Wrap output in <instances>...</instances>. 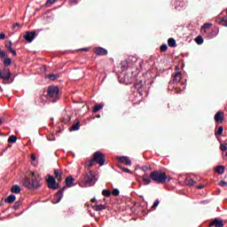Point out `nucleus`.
Instances as JSON below:
<instances>
[{"instance_id":"f257e3e1","label":"nucleus","mask_w":227,"mask_h":227,"mask_svg":"<svg viewBox=\"0 0 227 227\" xmlns=\"http://www.w3.org/2000/svg\"><path fill=\"white\" fill-rule=\"evenodd\" d=\"M142 180L145 182V185H150L152 180L153 182H155V184H164L168 182V176L162 170H154L151 172L149 176L146 174L144 175Z\"/></svg>"},{"instance_id":"f03ea898","label":"nucleus","mask_w":227,"mask_h":227,"mask_svg":"<svg viewBox=\"0 0 227 227\" xmlns=\"http://www.w3.org/2000/svg\"><path fill=\"white\" fill-rule=\"evenodd\" d=\"M97 183V177L95 176V172L92 170L85 171L82 176V184L85 187H91Z\"/></svg>"},{"instance_id":"7ed1b4c3","label":"nucleus","mask_w":227,"mask_h":227,"mask_svg":"<svg viewBox=\"0 0 227 227\" xmlns=\"http://www.w3.org/2000/svg\"><path fill=\"white\" fill-rule=\"evenodd\" d=\"M31 182L29 183L30 191H36L42 187V176L38 172H30Z\"/></svg>"},{"instance_id":"20e7f679","label":"nucleus","mask_w":227,"mask_h":227,"mask_svg":"<svg viewBox=\"0 0 227 227\" xmlns=\"http://www.w3.org/2000/svg\"><path fill=\"white\" fill-rule=\"evenodd\" d=\"M48 97L53 98L51 102L59 100V88L54 85L48 87Z\"/></svg>"},{"instance_id":"39448f33","label":"nucleus","mask_w":227,"mask_h":227,"mask_svg":"<svg viewBox=\"0 0 227 227\" xmlns=\"http://www.w3.org/2000/svg\"><path fill=\"white\" fill-rule=\"evenodd\" d=\"M11 77H12V72H10V69L8 68L0 69V79H3L4 84H10Z\"/></svg>"},{"instance_id":"423d86ee","label":"nucleus","mask_w":227,"mask_h":227,"mask_svg":"<svg viewBox=\"0 0 227 227\" xmlns=\"http://www.w3.org/2000/svg\"><path fill=\"white\" fill-rule=\"evenodd\" d=\"M93 160L96 164L99 166H104L106 164V155H104L101 152H96L93 155Z\"/></svg>"},{"instance_id":"0eeeda50","label":"nucleus","mask_w":227,"mask_h":227,"mask_svg":"<svg viewBox=\"0 0 227 227\" xmlns=\"http://www.w3.org/2000/svg\"><path fill=\"white\" fill-rule=\"evenodd\" d=\"M46 182L49 189H53L54 191H56V189H59V184L56 183V178L54 176L48 175Z\"/></svg>"},{"instance_id":"6e6552de","label":"nucleus","mask_w":227,"mask_h":227,"mask_svg":"<svg viewBox=\"0 0 227 227\" xmlns=\"http://www.w3.org/2000/svg\"><path fill=\"white\" fill-rule=\"evenodd\" d=\"M67 191V186H63L60 190L57 192L53 198V204L56 205V203H59L63 198V192Z\"/></svg>"},{"instance_id":"1a4fd4ad","label":"nucleus","mask_w":227,"mask_h":227,"mask_svg":"<svg viewBox=\"0 0 227 227\" xmlns=\"http://www.w3.org/2000/svg\"><path fill=\"white\" fill-rule=\"evenodd\" d=\"M117 160L121 164H125L126 166H132V161L128 156H118Z\"/></svg>"},{"instance_id":"9d476101","label":"nucleus","mask_w":227,"mask_h":227,"mask_svg":"<svg viewBox=\"0 0 227 227\" xmlns=\"http://www.w3.org/2000/svg\"><path fill=\"white\" fill-rule=\"evenodd\" d=\"M209 226H215V227H224V223L223 220L219 217H216L209 223Z\"/></svg>"},{"instance_id":"9b49d317","label":"nucleus","mask_w":227,"mask_h":227,"mask_svg":"<svg viewBox=\"0 0 227 227\" xmlns=\"http://www.w3.org/2000/svg\"><path fill=\"white\" fill-rule=\"evenodd\" d=\"M215 121H216V123H223L224 121V113L218 111L215 114Z\"/></svg>"},{"instance_id":"f8f14e48","label":"nucleus","mask_w":227,"mask_h":227,"mask_svg":"<svg viewBox=\"0 0 227 227\" xmlns=\"http://www.w3.org/2000/svg\"><path fill=\"white\" fill-rule=\"evenodd\" d=\"M65 184L67 187H74L75 185V178L72 176H68L66 177Z\"/></svg>"},{"instance_id":"ddd939ff","label":"nucleus","mask_w":227,"mask_h":227,"mask_svg":"<svg viewBox=\"0 0 227 227\" xmlns=\"http://www.w3.org/2000/svg\"><path fill=\"white\" fill-rule=\"evenodd\" d=\"M54 176L58 182H63V171L59 169H54L53 170Z\"/></svg>"},{"instance_id":"4468645a","label":"nucleus","mask_w":227,"mask_h":227,"mask_svg":"<svg viewBox=\"0 0 227 227\" xmlns=\"http://www.w3.org/2000/svg\"><path fill=\"white\" fill-rule=\"evenodd\" d=\"M95 54H97V56H107V50L102 47L96 48Z\"/></svg>"},{"instance_id":"2eb2a0df","label":"nucleus","mask_w":227,"mask_h":227,"mask_svg":"<svg viewBox=\"0 0 227 227\" xmlns=\"http://www.w3.org/2000/svg\"><path fill=\"white\" fill-rule=\"evenodd\" d=\"M12 45H13L12 41L5 42V47L7 48L9 52H12L13 54V56H17V51H15V50H13V48H12Z\"/></svg>"},{"instance_id":"dca6fc26","label":"nucleus","mask_w":227,"mask_h":227,"mask_svg":"<svg viewBox=\"0 0 227 227\" xmlns=\"http://www.w3.org/2000/svg\"><path fill=\"white\" fill-rule=\"evenodd\" d=\"M20 186L19 184H14L11 188V192H12V194H20Z\"/></svg>"},{"instance_id":"f3484780","label":"nucleus","mask_w":227,"mask_h":227,"mask_svg":"<svg viewBox=\"0 0 227 227\" xmlns=\"http://www.w3.org/2000/svg\"><path fill=\"white\" fill-rule=\"evenodd\" d=\"M17 200V197L14 195V194H11L8 196V198H6L4 200V202L5 203H9V204H12V203H14V201Z\"/></svg>"},{"instance_id":"a211bd4d","label":"nucleus","mask_w":227,"mask_h":227,"mask_svg":"<svg viewBox=\"0 0 227 227\" xmlns=\"http://www.w3.org/2000/svg\"><path fill=\"white\" fill-rule=\"evenodd\" d=\"M180 81H182V73L177 72V73L174 75L173 82H174L175 84H178V82H180Z\"/></svg>"},{"instance_id":"6ab92c4d","label":"nucleus","mask_w":227,"mask_h":227,"mask_svg":"<svg viewBox=\"0 0 227 227\" xmlns=\"http://www.w3.org/2000/svg\"><path fill=\"white\" fill-rule=\"evenodd\" d=\"M81 129V121L78 120L75 121V123L72 125L69 130H79Z\"/></svg>"},{"instance_id":"aec40b11","label":"nucleus","mask_w":227,"mask_h":227,"mask_svg":"<svg viewBox=\"0 0 227 227\" xmlns=\"http://www.w3.org/2000/svg\"><path fill=\"white\" fill-rule=\"evenodd\" d=\"M95 164H97L95 162V160H93V158L86 163L85 168H87L86 171H91V169H90V168H93V166H95Z\"/></svg>"},{"instance_id":"412c9836","label":"nucleus","mask_w":227,"mask_h":227,"mask_svg":"<svg viewBox=\"0 0 227 227\" xmlns=\"http://www.w3.org/2000/svg\"><path fill=\"white\" fill-rule=\"evenodd\" d=\"M30 159L32 160L31 161L32 166H35V167L38 166V161H36V154L35 153H32L30 155Z\"/></svg>"},{"instance_id":"4be33fe9","label":"nucleus","mask_w":227,"mask_h":227,"mask_svg":"<svg viewBox=\"0 0 227 227\" xmlns=\"http://www.w3.org/2000/svg\"><path fill=\"white\" fill-rule=\"evenodd\" d=\"M93 210H96V212H99L100 210H106V205H95L93 206Z\"/></svg>"},{"instance_id":"5701e85b","label":"nucleus","mask_w":227,"mask_h":227,"mask_svg":"<svg viewBox=\"0 0 227 227\" xmlns=\"http://www.w3.org/2000/svg\"><path fill=\"white\" fill-rule=\"evenodd\" d=\"M224 169H225L224 166H217L215 168V171L216 173H218V175H224Z\"/></svg>"},{"instance_id":"b1692460","label":"nucleus","mask_w":227,"mask_h":227,"mask_svg":"<svg viewBox=\"0 0 227 227\" xmlns=\"http://www.w3.org/2000/svg\"><path fill=\"white\" fill-rule=\"evenodd\" d=\"M168 47H176V41L174 38H168Z\"/></svg>"},{"instance_id":"393cba45","label":"nucleus","mask_w":227,"mask_h":227,"mask_svg":"<svg viewBox=\"0 0 227 227\" xmlns=\"http://www.w3.org/2000/svg\"><path fill=\"white\" fill-rule=\"evenodd\" d=\"M48 79H50L51 81H56L57 79H59V74H48Z\"/></svg>"},{"instance_id":"a878e982","label":"nucleus","mask_w":227,"mask_h":227,"mask_svg":"<svg viewBox=\"0 0 227 227\" xmlns=\"http://www.w3.org/2000/svg\"><path fill=\"white\" fill-rule=\"evenodd\" d=\"M103 108H104L103 104L96 105L93 108V113H98V111H100V109H103Z\"/></svg>"},{"instance_id":"bb28decb","label":"nucleus","mask_w":227,"mask_h":227,"mask_svg":"<svg viewBox=\"0 0 227 227\" xmlns=\"http://www.w3.org/2000/svg\"><path fill=\"white\" fill-rule=\"evenodd\" d=\"M35 38H36V32L35 31L29 32V43H31V42H33Z\"/></svg>"},{"instance_id":"cd10ccee","label":"nucleus","mask_w":227,"mask_h":227,"mask_svg":"<svg viewBox=\"0 0 227 227\" xmlns=\"http://www.w3.org/2000/svg\"><path fill=\"white\" fill-rule=\"evenodd\" d=\"M134 86H135V89L139 91V90H143V82L140 81V82H136V83L134 84Z\"/></svg>"},{"instance_id":"c85d7f7f","label":"nucleus","mask_w":227,"mask_h":227,"mask_svg":"<svg viewBox=\"0 0 227 227\" xmlns=\"http://www.w3.org/2000/svg\"><path fill=\"white\" fill-rule=\"evenodd\" d=\"M195 42H196V43H198V45H201V43H203V42H204L203 36L198 35V36L195 38Z\"/></svg>"},{"instance_id":"c756f323","label":"nucleus","mask_w":227,"mask_h":227,"mask_svg":"<svg viewBox=\"0 0 227 227\" xmlns=\"http://www.w3.org/2000/svg\"><path fill=\"white\" fill-rule=\"evenodd\" d=\"M224 130V129L223 128V126H220L218 128V130L215 132V136L217 137V136H222L223 135V131Z\"/></svg>"},{"instance_id":"7c9ffc66","label":"nucleus","mask_w":227,"mask_h":227,"mask_svg":"<svg viewBox=\"0 0 227 227\" xmlns=\"http://www.w3.org/2000/svg\"><path fill=\"white\" fill-rule=\"evenodd\" d=\"M12 65V59L7 58L4 59V67H10Z\"/></svg>"},{"instance_id":"2f4dec72","label":"nucleus","mask_w":227,"mask_h":227,"mask_svg":"<svg viewBox=\"0 0 227 227\" xmlns=\"http://www.w3.org/2000/svg\"><path fill=\"white\" fill-rule=\"evenodd\" d=\"M8 143H17V137L14 135H12L8 138Z\"/></svg>"},{"instance_id":"473e14b6","label":"nucleus","mask_w":227,"mask_h":227,"mask_svg":"<svg viewBox=\"0 0 227 227\" xmlns=\"http://www.w3.org/2000/svg\"><path fill=\"white\" fill-rule=\"evenodd\" d=\"M21 26L20 23H15L14 25H12V28L13 29V31H19L20 29Z\"/></svg>"},{"instance_id":"72a5a7b5","label":"nucleus","mask_w":227,"mask_h":227,"mask_svg":"<svg viewBox=\"0 0 227 227\" xmlns=\"http://www.w3.org/2000/svg\"><path fill=\"white\" fill-rule=\"evenodd\" d=\"M102 194H103V196H105V198H109V196H111V191H109V190H103L102 191Z\"/></svg>"},{"instance_id":"f704fd0d","label":"nucleus","mask_w":227,"mask_h":227,"mask_svg":"<svg viewBox=\"0 0 227 227\" xmlns=\"http://www.w3.org/2000/svg\"><path fill=\"white\" fill-rule=\"evenodd\" d=\"M194 184H196V181L193 179L186 180V185H190V187H192V185H194Z\"/></svg>"},{"instance_id":"c9c22d12","label":"nucleus","mask_w":227,"mask_h":227,"mask_svg":"<svg viewBox=\"0 0 227 227\" xmlns=\"http://www.w3.org/2000/svg\"><path fill=\"white\" fill-rule=\"evenodd\" d=\"M160 203V201L159 200V199H157L155 201H154V203H153V205L152 206V209L153 210H155L156 208H157V207H159V204Z\"/></svg>"},{"instance_id":"e433bc0d","label":"nucleus","mask_w":227,"mask_h":227,"mask_svg":"<svg viewBox=\"0 0 227 227\" xmlns=\"http://www.w3.org/2000/svg\"><path fill=\"white\" fill-rule=\"evenodd\" d=\"M118 168H120L123 171V173H132V171H130V169L121 167V165H118Z\"/></svg>"},{"instance_id":"4c0bfd02","label":"nucleus","mask_w":227,"mask_h":227,"mask_svg":"<svg viewBox=\"0 0 227 227\" xmlns=\"http://www.w3.org/2000/svg\"><path fill=\"white\" fill-rule=\"evenodd\" d=\"M160 52H166V51H168V44H162L160 47Z\"/></svg>"},{"instance_id":"58836bf2","label":"nucleus","mask_w":227,"mask_h":227,"mask_svg":"<svg viewBox=\"0 0 227 227\" xmlns=\"http://www.w3.org/2000/svg\"><path fill=\"white\" fill-rule=\"evenodd\" d=\"M113 196H120V190L119 189H114L112 192Z\"/></svg>"},{"instance_id":"ea45409f","label":"nucleus","mask_w":227,"mask_h":227,"mask_svg":"<svg viewBox=\"0 0 227 227\" xmlns=\"http://www.w3.org/2000/svg\"><path fill=\"white\" fill-rule=\"evenodd\" d=\"M23 185L29 189V179L26 178V180L23 181Z\"/></svg>"},{"instance_id":"a19ab883","label":"nucleus","mask_w":227,"mask_h":227,"mask_svg":"<svg viewBox=\"0 0 227 227\" xmlns=\"http://www.w3.org/2000/svg\"><path fill=\"white\" fill-rule=\"evenodd\" d=\"M220 150L222 151V152H226V150H227V144H222V145H220Z\"/></svg>"},{"instance_id":"79ce46f5","label":"nucleus","mask_w":227,"mask_h":227,"mask_svg":"<svg viewBox=\"0 0 227 227\" xmlns=\"http://www.w3.org/2000/svg\"><path fill=\"white\" fill-rule=\"evenodd\" d=\"M24 40L29 43V31L26 32V35H23Z\"/></svg>"},{"instance_id":"37998d69","label":"nucleus","mask_w":227,"mask_h":227,"mask_svg":"<svg viewBox=\"0 0 227 227\" xmlns=\"http://www.w3.org/2000/svg\"><path fill=\"white\" fill-rule=\"evenodd\" d=\"M209 27H212V24H210V23H205L202 26V29H209Z\"/></svg>"},{"instance_id":"c03bdc74","label":"nucleus","mask_w":227,"mask_h":227,"mask_svg":"<svg viewBox=\"0 0 227 227\" xmlns=\"http://www.w3.org/2000/svg\"><path fill=\"white\" fill-rule=\"evenodd\" d=\"M20 207V202L17 201V202H15L13 208H14V210H19Z\"/></svg>"},{"instance_id":"a18cd8bd","label":"nucleus","mask_w":227,"mask_h":227,"mask_svg":"<svg viewBox=\"0 0 227 227\" xmlns=\"http://www.w3.org/2000/svg\"><path fill=\"white\" fill-rule=\"evenodd\" d=\"M56 1H58V0H48L46 2V6H51V4H54V3H56Z\"/></svg>"},{"instance_id":"49530a36","label":"nucleus","mask_w":227,"mask_h":227,"mask_svg":"<svg viewBox=\"0 0 227 227\" xmlns=\"http://www.w3.org/2000/svg\"><path fill=\"white\" fill-rule=\"evenodd\" d=\"M219 185H221L222 187H227V183H226V181L222 180V181H220Z\"/></svg>"},{"instance_id":"de8ad7c7","label":"nucleus","mask_w":227,"mask_h":227,"mask_svg":"<svg viewBox=\"0 0 227 227\" xmlns=\"http://www.w3.org/2000/svg\"><path fill=\"white\" fill-rule=\"evenodd\" d=\"M0 58H6V52L0 51Z\"/></svg>"},{"instance_id":"09e8293b","label":"nucleus","mask_w":227,"mask_h":227,"mask_svg":"<svg viewBox=\"0 0 227 227\" xmlns=\"http://www.w3.org/2000/svg\"><path fill=\"white\" fill-rule=\"evenodd\" d=\"M6 38V35L4 33L0 34V40H4Z\"/></svg>"},{"instance_id":"8fccbe9b","label":"nucleus","mask_w":227,"mask_h":227,"mask_svg":"<svg viewBox=\"0 0 227 227\" xmlns=\"http://www.w3.org/2000/svg\"><path fill=\"white\" fill-rule=\"evenodd\" d=\"M220 22H227V16L223 17Z\"/></svg>"},{"instance_id":"3c124183","label":"nucleus","mask_w":227,"mask_h":227,"mask_svg":"<svg viewBox=\"0 0 227 227\" xmlns=\"http://www.w3.org/2000/svg\"><path fill=\"white\" fill-rule=\"evenodd\" d=\"M71 4H77V0H69Z\"/></svg>"},{"instance_id":"603ef678","label":"nucleus","mask_w":227,"mask_h":227,"mask_svg":"<svg viewBox=\"0 0 227 227\" xmlns=\"http://www.w3.org/2000/svg\"><path fill=\"white\" fill-rule=\"evenodd\" d=\"M142 171H148V167L146 166L142 167Z\"/></svg>"},{"instance_id":"864d4df0","label":"nucleus","mask_w":227,"mask_h":227,"mask_svg":"<svg viewBox=\"0 0 227 227\" xmlns=\"http://www.w3.org/2000/svg\"><path fill=\"white\" fill-rule=\"evenodd\" d=\"M205 187V184H200L199 186H197V189H203Z\"/></svg>"},{"instance_id":"5fc2aeb1","label":"nucleus","mask_w":227,"mask_h":227,"mask_svg":"<svg viewBox=\"0 0 227 227\" xmlns=\"http://www.w3.org/2000/svg\"><path fill=\"white\" fill-rule=\"evenodd\" d=\"M167 182H168V183L171 182V177H168L166 183H167Z\"/></svg>"},{"instance_id":"6e6d98bb","label":"nucleus","mask_w":227,"mask_h":227,"mask_svg":"<svg viewBox=\"0 0 227 227\" xmlns=\"http://www.w3.org/2000/svg\"><path fill=\"white\" fill-rule=\"evenodd\" d=\"M92 203H95V201H97V199H91L90 200Z\"/></svg>"},{"instance_id":"4d7b16f0","label":"nucleus","mask_w":227,"mask_h":227,"mask_svg":"<svg viewBox=\"0 0 227 227\" xmlns=\"http://www.w3.org/2000/svg\"><path fill=\"white\" fill-rule=\"evenodd\" d=\"M176 111H180V106H177V107L176 108Z\"/></svg>"},{"instance_id":"13d9d810","label":"nucleus","mask_w":227,"mask_h":227,"mask_svg":"<svg viewBox=\"0 0 227 227\" xmlns=\"http://www.w3.org/2000/svg\"><path fill=\"white\" fill-rule=\"evenodd\" d=\"M0 125H3V120L0 119Z\"/></svg>"},{"instance_id":"bf43d9fd","label":"nucleus","mask_w":227,"mask_h":227,"mask_svg":"<svg viewBox=\"0 0 227 227\" xmlns=\"http://www.w3.org/2000/svg\"><path fill=\"white\" fill-rule=\"evenodd\" d=\"M83 51H88V49L85 48V49H83Z\"/></svg>"}]
</instances>
